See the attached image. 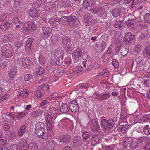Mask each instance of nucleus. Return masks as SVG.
<instances>
[{"mask_svg": "<svg viewBox=\"0 0 150 150\" xmlns=\"http://www.w3.org/2000/svg\"><path fill=\"white\" fill-rule=\"evenodd\" d=\"M117 120L116 118L113 119H110L108 120L106 119L102 120L100 122L102 128L104 129V130L110 131L112 129L114 124V121Z\"/></svg>", "mask_w": 150, "mask_h": 150, "instance_id": "1", "label": "nucleus"}, {"mask_svg": "<svg viewBox=\"0 0 150 150\" xmlns=\"http://www.w3.org/2000/svg\"><path fill=\"white\" fill-rule=\"evenodd\" d=\"M25 32L31 33L37 28V25L34 21L25 23L23 27Z\"/></svg>", "mask_w": 150, "mask_h": 150, "instance_id": "2", "label": "nucleus"}, {"mask_svg": "<svg viewBox=\"0 0 150 150\" xmlns=\"http://www.w3.org/2000/svg\"><path fill=\"white\" fill-rule=\"evenodd\" d=\"M2 52L1 55L4 57L9 58L14 54V52H11L12 47L11 46L5 45L2 47Z\"/></svg>", "mask_w": 150, "mask_h": 150, "instance_id": "3", "label": "nucleus"}, {"mask_svg": "<svg viewBox=\"0 0 150 150\" xmlns=\"http://www.w3.org/2000/svg\"><path fill=\"white\" fill-rule=\"evenodd\" d=\"M63 52L61 50H58L55 52L54 60L56 64L60 65L62 64L63 61Z\"/></svg>", "mask_w": 150, "mask_h": 150, "instance_id": "4", "label": "nucleus"}, {"mask_svg": "<svg viewBox=\"0 0 150 150\" xmlns=\"http://www.w3.org/2000/svg\"><path fill=\"white\" fill-rule=\"evenodd\" d=\"M52 30L49 27H43L42 28L40 37L42 39H46L50 36L52 33Z\"/></svg>", "mask_w": 150, "mask_h": 150, "instance_id": "5", "label": "nucleus"}, {"mask_svg": "<svg viewBox=\"0 0 150 150\" xmlns=\"http://www.w3.org/2000/svg\"><path fill=\"white\" fill-rule=\"evenodd\" d=\"M125 9L124 7L116 8L113 10L112 12L114 17H116L123 15L125 12Z\"/></svg>", "mask_w": 150, "mask_h": 150, "instance_id": "6", "label": "nucleus"}, {"mask_svg": "<svg viewBox=\"0 0 150 150\" xmlns=\"http://www.w3.org/2000/svg\"><path fill=\"white\" fill-rule=\"evenodd\" d=\"M82 51L79 48H77L73 51L72 56L74 59V61L75 62H77L79 58L82 55Z\"/></svg>", "mask_w": 150, "mask_h": 150, "instance_id": "7", "label": "nucleus"}, {"mask_svg": "<svg viewBox=\"0 0 150 150\" xmlns=\"http://www.w3.org/2000/svg\"><path fill=\"white\" fill-rule=\"evenodd\" d=\"M69 106L70 109L73 112H77L79 110V105L76 100H73L69 104Z\"/></svg>", "mask_w": 150, "mask_h": 150, "instance_id": "8", "label": "nucleus"}, {"mask_svg": "<svg viewBox=\"0 0 150 150\" xmlns=\"http://www.w3.org/2000/svg\"><path fill=\"white\" fill-rule=\"evenodd\" d=\"M97 98L100 101H103L106 100L110 97L111 96L110 93L108 92H105L96 94Z\"/></svg>", "mask_w": 150, "mask_h": 150, "instance_id": "9", "label": "nucleus"}, {"mask_svg": "<svg viewBox=\"0 0 150 150\" xmlns=\"http://www.w3.org/2000/svg\"><path fill=\"white\" fill-rule=\"evenodd\" d=\"M62 42L63 44L67 45V48L69 50H71V47L72 46V45L71 42H70V38L69 37H64L62 39Z\"/></svg>", "mask_w": 150, "mask_h": 150, "instance_id": "10", "label": "nucleus"}, {"mask_svg": "<svg viewBox=\"0 0 150 150\" xmlns=\"http://www.w3.org/2000/svg\"><path fill=\"white\" fill-rule=\"evenodd\" d=\"M69 23L72 25H77L80 23V21L79 20L76 18L75 16H69Z\"/></svg>", "mask_w": 150, "mask_h": 150, "instance_id": "11", "label": "nucleus"}, {"mask_svg": "<svg viewBox=\"0 0 150 150\" xmlns=\"http://www.w3.org/2000/svg\"><path fill=\"white\" fill-rule=\"evenodd\" d=\"M33 40V38H29L27 41L25 47V50L27 52H29L31 50L32 42Z\"/></svg>", "mask_w": 150, "mask_h": 150, "instance_id": "12", "label": "nucleus"}, {"mask_svg": "<svg viewBox=\"0 0 150 150\" xmlns=\"http://www.w3.org/2000/svg\"><path fill=\"white\" fill-rule=\"evenodd\" d=\"M142 54L144 57L148 58H150V45L147 46L143 50Z\"/></svg>", "mask_w": 150, "mask_h": 150, "instance_id": "13", "label": "nucleus"}, {"mask_svg": "<svg viewBox=\"0 0 150 150\" xmlns=\"http://www.w3.org/2000/svg\"><path fill=\"white\" fill-rule=\"evenodd\" d=\"M134 38V35H132L131 33L128 32L126 33L124 38V40L125 42H127L129 43V42L131 41Z\"/></svg>", "mask_w": 150, "mask_h": 150, "instance_id": "14", "label": "nucleus"}, {"mask_svg": "<svg viewBox=\"0 0 150 150\" xmlns=\"http://www.w3.org/2000/svg\"><path fill=\"white\" fill-rule=\"evenodd\" d=\"M29 15L33 17H39L40 15L38 14V11L35 8L30 9L29 11Z\"/></svg>", "mask_w": 150, "mask_h": 150, "instance_id": "15", "label": "nucleus"}, {"mask_svg": "<svg viewBox=\"0 0 150 150\" xmlns=\"http://www.w3.org/2000/svg\"><path fill=\"white\" fill-rule=\"evenodd\" d=\"M17 72V68L15 67L11 69L8 71L9 76L12 79L14 78L16 75Z\"/></svg>", "mask_w": 150, "mask_h": 150, "instance_id": "16", "label": "nucleus"}, {"mask_svg": "<svg viewBox=\"0 0 150 150\" xmlns=\"http://www.w3.org/2000/svg\"><path fill=\"white\" fill-rule=\"evenodd\" d=\"M81 141L80 137L75 136L74 139L73 144L79 148L81 147Z\"/></svg>", "mask_w": 150, "mask_h": 150, "instance_id": "17", "label": "nucleus"}, {"mask_svg": "<svg viewBox=\"0 0 150 150\" xmlns=\"http://www.w3.org/2000/svg\"><path fill=\"white\" fill-rule=\"evenodd\" d=\"M95 0H88V1H85L83 3V5L86 8H87L88 7L93 6L95 5Z\"/></svg>", "mask_w": 150, "mask_h": 150, "instance_id": "18", "label": "nucleus"}, {"mask_svg": "<svg viewBox=\"0 0 150 150\" xmlns=\"http://www.w3.org/2000/svg\"><path fill=\"white\" fill-rule=\"evenodd\" d=\"M144 141L145 139L142 137L137 139L134 141H132V142L133 144L132 147H136Z\"/></svg>", "mask_w": 150, "mask_h": 150, "instance_id": "19", "label": "nucleus"}, {"mask_svg": "<svg viewBox=\"0 0 150 150\" xmlns=\"http://www.w3.org/2000/svg\"><path fill=\"white\" fill-rule=\"evenodd\" d=\"M69 17L63 16L60 18V23L59 24L60 25H67L69 24Z\"/></svg>", "mask_w": 150, "mask_h": 150, "instance_id": "20", "label": "nucleus"}, {"mask_svg": "<svg viewBox=\"0 0 150 150\" xmlns=\"http://www.w3.org/2000/svg\"><path fill=\"white\" fill-rule=\"evenodd\" d=\"M60 110L61 112L65 113L69 111L68 105L66 103H63L62 104Z\"/></svg>", "mask_w": 150, "mask_h": 150, "instance_id": "21", "label": "nucleus"}, {"mask_svg": "<svg viewBox=\"0 0 150 150\" xmlns=\"http://www.w3.org/2000/svg\"><path fill=\"white\" fill-rule=\"evenodd\" d=\"M44 124L42 122H41L40 123L37 124L36 125V127L35 128V131H44L45 129L44 128Z\"/></svg>", "mask_w": 150, "mask_h": 150, "instance_id": "22", "label": "nucleus"}, {"mask_svg": "<svg viewBox=\"0 0 150 150\" xmlns=\"http://www.w3.org/2000/svg\"><path fill=\"white\" fill-rule=\"evenodd\" d=\"M60 6V7L62 8H64L67 9L68 8L70 7L71 6V4L68 3L65 1H61L59 3Z\"/></svg>", "mask_w": 150, "mask_h": 150, "instance_id": "23", "label": "nucleus"}, {"mask_svg": "<svg viewBox=\"0 0 150 150\" xmlns=\"http://www.w3.org/2000/svg\"><path fill=\"white\" fill-rule=\"evenodd\" d=\"M10 26L9 22H6L0 26V29L2 30H6L8 29Z\"/></svg>", "mask_w": 150, "mask_h": 150, "instance_id": "24", "label": "nucleus"}, {"mask_svg": "<svg viewBox=\"0 0 150 150\" xmlns=\"http://www.w3.org/2000/svg\"><path fill=\"white\" fill-rule=\"evenodd\" d=\"M56 6V4L55 2H52L47 3L46 7H47V9L50 10L54 8Z\"/></svg>", "mask_w": 150, "mask_h": 150, "instance_id": "25", "label": "nucleus"}, {"mask_svg": "<svg viewBox=\"0 0 150 150\" xmlns=\"http://www.w3.org/2000/svg\"><path fill=\"white\" fill-rule=\"evenodd\" d=\"M36 134L38 137H41L43 139H47L48 137V135L46 132H35Z\"/></svg>", "mask_w": 150, "mask_h": 150, "instance_id": "26", "label": "nucleus"}, {"mask_svg": "<svg viewBox=\"0 0 150 150\" xmlns=\"http://www.w3.org/2000/svg\"><path fill=\"white\" fill-rule=\"evenodd\" d=\"M25 66L24 67H30L32 65V62L29 59L25 57Z\"/></svg>", "mask_w": 150, "mask_h": 150, "instance_id": "27", "label": "nucleus"}, {"mask_svg": "<svg viewBox=\"0 0 150 150\" xmlns=\"http://www.w3.org/2000/svg\"><path fill=\"white\" fill-rule=\"evenodd\" d=\"M53 117L49 114H47L46 115L45 120L46 122L49 124H52Z\"/></svg>", "mask_w": 150, "mask_h": 150, "instance_id": "28", "label": "nucleus"}, {"mask_svg": "<svg viewBox=\"0 0 150 150\" xmlns=\"http://www.w3.org/2000/svg\"><path fill=\"white\" fill-rule=\"evenodd\" d=\"M28 146L30 149L31 150H38V146L35 143L30 142Z\"/></svg>", "mask_w": 150, "mask_h": 150, "instance_id": "29", "label": "nucleus"}, {"mask_svg": "<svg viewBox=\"0 0 150 150\" xmlns=\"http://www.w3.org/2000/svg\"><path fill=\"white\" fill-rule=\"evenodd\" d=\"M34 94L36 96L39 98H42L43 94L39 87L37 88Z\"/></svg>", "mask_w": 150, "mask_h": 150, "instance_id": "30", "label": "nucleus"}, {"mask_svg": "<svg viewBox=\"0 0 150 150\" xmlns=\"http://www.w3.org/2000/svg\"><path fill=\"white\" fill-rule=\"evenodd\" d=\"M39 114L40 111L37 110L32 111L30 114L31 117H33L35 118L39 116Z\"/></svg>", "mask_w": 150, "mask_h": 150, "instance_id": "31", "label": "nucleus"}, {"mask_svg": "<svg viewBox=\"0 0 150 150\" xmlns=\"http://www.w3.org/2000/svg\"><path fill=\"white\" fill-rule=\"evenodd\" d=\"M129 127V126L127 125H121L119 126V129H118V131H126L127 129Z\"/></svg>", "mask_w": 150, "mask_h": 150, "instance_id": "32", "label": "nucleus"}, {"mask_svg": "<svg viewBox=\"0 0 150 150\" xmlns=\"http://www.w3.org/2000/svg\"><path fill=\"white\" fill-rule=\"evenodd\" d=\"M123 145L125 147H127L129 144H130L129 145L130 147H132V146H133V144H132V141H129V143L128 142H129L128 141V140L125 139H123Z\"/></svg>", "mask_w": 150, "mask_h": 150, "instance_id": "33", "label": "nucleus"}, {"mask_svg": "<svg viewBox=\"0 0 150 150\" xmlns=\"http://www.w3.org/2000/svg\"><path fill=\"white\" fill-rule=\"evenodd\" d=\"M33 77L31 74H29L25 75L24 77V80L25 81L30 82L31 80H32Z\"/></svg>", "mask_w": 150, "mask_h": 150, "instance_id": "34", "label": "nucleus"}, {"mask_svg": "<svg viewBox=\"0 0 150 150\" xmlns=\"http://www.w3.org/2000/svg\"><path fill=\"white\" fill-rule=\"evenodd\" d=\"M119 53L121 56H125L127 54V52L126 48L124 47H123L121 49V50Z\"/></svg>", "mask_w": 150, "mask_h": 150, "instance_id": "35", "label": "nucleus"}, {"mask_svg": "<svg viewBox=\"0 0 150 150\" xmlns=\"http://www.w3.org/2000/svg\"><path fill=\"white\" fill-rule=\"evenodd\" d=\"M50 111L52 115H54L58 113L59 110L57 108L53 107L50 108Z\"/></svg>", "mask_w": 150, "mask_h": 150, "instance_id": "36", "label": "nucleus"}, {"mask_svg": "<svg viewBox=\"0 0 150 150\" xmlns=\"http://www.w3.org/2000/svg\"><path fill=\"white\" fill-rule=\"evenodd\" d=\"M38 74L39 76L41 75L44 74L45 72V69L41 66H40L38 68V70L37 71Z\"/></svg>", "mask_w": 150, "mask_h": 150, "instance_id": "37", "label": "nucleus"}, {"mask_svg": "<svg viewBox=\"0 0 150 150\" xmlns=\"http://www.w3.org/2000/svg\"><path fill=\"white\" fill-rule=\"evenodd\" d=\"M90 135L89 132H83L82 136L83 139L85 140H86L89 137Z\"/></svg>", "mask_w": 150, "mask_h": 150, "instance_id": "38", "label": "nucleus"}, {"mask_svg": "<svg viewBox=\"0 0 150 150\" xmlns=\"http://www.w3.org/2000/svg\"><path fill=\"white\" fill-rule=\"evenodd\" d=\"M82 67L79 66L75 67L73 69V72L74 73L79 72L82 71Z\"/></svg>", "mask_w": 150, "mask_h": 150, "instance_id": "39", "label": "nucleus"}, {"mask_svg": "<svg viewBox=\"0 0 150 150\" xmlns=\"http://www.w3.org/2000/svg\"><path fill=\"white\" fill-rule=\"evenodd\" d=\"M39 88L40 89L41 88L42 89L45 91H47L49 88V85L46 84H44L41 86H39Z\"/></svg>", "mask_w": 150, "mask_h": 150, "instance_id": "40", "label": "nucleus"}, {"mask_svg": "<svg viewBox=\"0 0 150 150\" xmlns=\"http://www.w3.org/2000/svg\"><path fill=\"white\" fill-rule=\"evenodd\" d=\"M112 64L115 68H118L119 66L118 62L115 59H113L112 62Z\"/></svg>", "mask_w": 150, "mask_h": 150, "instance_id": "41", "label": "nucleus"}, {"mask_svg": "<svg viewBox=\"0 0 150 150\" xmlns=\"http://www.w3.org/2000/svg\"><path fill=\"white\" fill-rule=\"evenodd\" d=\"M145 116L146 115H144L141 118L139 121L140 123H143L148 122V120L147 118Z\"/></svg>", "mask_w": 150, "mask_h": 150, "instance_id": "42", "label": "nucleus"}, {"mask_svg": "<svg viewBox=\"0 0 150 150\" xmlns=\"http://www.w3.org/2000/svg\"><path fill=\"white\" fill-rule=\"evenodd\" d=\"M122 25V21H116L114 24V26L115 27H119L120 28H121Z\"/></svg>", "mask_w": 150, "mask_h": 150, "instance_id": "43", "label": "nucleus"}, {"mask_svg": "<svg viewBox=\"0 0 150 150\" xmlns=\"http://www.w3.org/2000/svg\"><path fill=\"white\" fill-rule=\"evenodd\" d=\"M26 114L25 113H24L23 112H20L18 113L17 117L18 119H21Z\"/></svg>", "mask_w": 150, "mask_h": 150, "instance_id": "44", "label": "nucleus"}, {"mask_svg": "<svg viewBox=\"0 0 150 150\" xmlns=\"http://www.w3.org/2000/svg\"><path fill=\"white\" fill-rule=\"evenodd\" d=\"M38 59L39 62L41 64H42L44 63L45 60L42 55H39Z\"/></svg>", "mask_w": 150, "mask_h": 150, "instance_id": "45", "label": "nucleus"}, {"mask_svg": "<svg viewBox=\"0 0 150 150\" xmlns=\"http://www.w3.org/2000/svg\"><path fill=\"white\" fill-rule=\"evenodd\" d=\"M90 127L92 131L94 130L96 131H98L100 129L98 123L97 124V126L93 125L92 127H91V126H90Z\"/></svg>", "mask_w": 150, "mask_h": 150, "instance_id": "46", "label": "nucleus"}, {"mask_svg": "<svg viewBox=\"0 0 150 150\" xmlns=\"http://www.w3.org/2000/svg\"><path fill=\"white\" fill-rule=\"evenodd\" d=\"M70 141V138H64L61 141V143H63L66 144L68 143H69Z\"/></svg>", "mask_w": 150, "mask_h": 150, "instance_id": "47", "label": "nucleus"}, {"mask_svg": "<svg viewBox=\"0 0 150 150\" xmlns=\"http://www.w3.org/2000/svg\"><path fill=\"white\" fill-rule=\"evenodd\" d=\"M111 4L112 5L117 6L119 5L120 2V0H111Z\"/></svg>", "mask_w": 150, "mask_h": 150, "instance_id": "48", "label": "nucleus"}, {"mask_svg": "<svg viewBox=\"0 0 150 150\" xmlns=\"http://www.w3.org/2000/svg\"><path fill=\"white\" fill-rule=\"evenodd\" d=\"M7 141L4 139H0V146H5L7 144Z\"/></svg>", "mask_w": 150, "mask_h": 150, "instance_id": "49", "label": "nucleus"}, {"mask_svg": "<svg viewBox=\"0 0 150 150\" xmlns=\"http://www.w3.org/2000/svg\"><path fill=\"white\" fill-rule=\"evenodd\" d=\"M99 137L98 136L93 135H92V140L94 142H96V143H97V142H98L99 139H98Z\"/></svg>", "mask_w": 150, "mask_h": 150, "instance_id": "50", "label": "nucleus"}, {"mask_svg": "<svg viewBox=\"0 0 150 150\" xmlns=\"http://www.w3.org/2000/svg\"><path fill=\"white\" fill-rule=\"evenodd\" d=\"M122 47H123V46H122L121 44H118L115 48V51L116 52H120L121 50V49Z\"/></svg>", "mask_w": 150, "mask_h": 150, "instance_id": "51", "label": "nucleus"}, {"mask_svg": "<svg viewBox=\"0 0 150 150\" xmlns=\"http://www.w3.org/2000/svg\"><path fill=\"white\" fill-rule=\"evenodd\" d=\"M58 96V94L57 93H54L53 94L50 95L48 98L47 99L50 100H52V98H56Z\"/></svg>", "mask_w": 150, "mask_h": 150, "instance_id": "52", "label": "nucleus"}, {"mask_svg": "<svg viewBox=\"0 0 150 150\" xmlns=\"http://www.w3.org/2000/svg\"><path fill=\"white\" fill-rule=\"evenodd\" d=\"M14 45L15 46L18 48H19L21 46L23 45V43L19 41H16L14 42Z\"/></svg>", "mask_w": 150, "mask_h": 150, "instance_id": "53", "label": "nucleus"}, {"mask_svg": "<svg viewBox=\"0 0 150 150\" xmlns=\"http://www.w3.org/2000/svg\"><path fill=\"white\" fill-rule=\"evenodd\" d=\"M98 123V122L95 119H92L91 121L90 126L92 127L93 125L97 126V124Z\"/></svg>", "mask_w": 150, "mask_h": 150, "instance_id": "54", "label": "nucleus"}, {"mask_svg": "<svg viewBox=\"0 0 150 150\" xmlns=\"http://www.w3.org/2000/svg\"><path fill=\"white\" fill-rule=\"evenodd\" d=\"M150 149V140H148L147 143L145 146L144 150H149Z\"/></svg>", "mask_w": 150, "mask_h": 150, "instance_id": "55", "label": "nucleus"}, {"mask_svg": "<svg viewBox=\"0 0 150 150\" xmlns=\"http://www.w3.org/2000/svg\"><path fill=\"white\" fill-rule=\"evenodd\" d=\"M101 10L100 8H98L97 9H91V11L93 12L94 14H97Z\"/></svg>", "mask_w": 150, "mask_h": 150, "instance_id": "56", "label": "nucleus"}, {"mask_svg": "<svg viewBox=\"0 0 150 150\" xmlns=\"http://www.w3.org/2000/svg\"><path fill=\"white\" fill-rule=\"evenodd\" d=\"M13 22L15 24L18 23L20 25L22 24L23 22L20 21L19 18H16L13 20Z\"/></svg>", "mask_w": 150, "mask_h": 150, "instance_id": "57", "label": "nucleus"}, {"mask_svg": "<svg viewBox=\"0 0 150 150\" xmlns=\"http://www.w3.org/2000/svg\"><path fill=\"white\" fill-rule=\"evenodd\" d=\"M147 32H142L140 35V38L142 39H144L148 37Z\"/></svg>", "mask_w": 150, "mask_h": 150, "instance_id": "58", "label": "nucleus"}, {"mask_svg": "<svg viewBox=\"0 0 150 150\" xmlns=\"http://www.w3.org/2000/svg\"><path fill=\"white\" fill-rule=\"evenodd\" d=\"M9 96V95L8 94H6L2 96L0 98V100L4 101L7 99Z\"/></svg>", "mask_w": 150, "mask_h": 150, "instance_id": "59", "label": "nucleus"}, {"mask_svg": "<svg viewBox=\"0 0 150 150\" xmlns=\"http://www.w3.org/2000/svg\"><path fill=\"white\" fill-rule=\"evenodd\" d=\"M141 49V46L140 45H136L134 48V51L137 52H139Z\"/></svg>", "mask_w": 150, "mask_h": 150, "instance_id": "60", "label": "nucleus"}, {"mask_svg": "<svg viewBox=\"0 0 150 150\" xmlns=\"http://www.w3.org/2000/svg\"><path fill=\"white\" fill-rule=\"evenodd\" d=\"M106 46V45L105 42H103L100 45V50L101 51H103V50L104 49Z\"/></svg>", "mask_w": 150, "mask_h": 150, "instance_id": "61", "label": "nucleus"}, {"mask_svg": "<svg viewBox=\"0 0 150 150\" xmlns=\"http://www.w3.org/2000/svg\"><path fill=\"white\" fill-rule=\"evenodd\" d=\"M60 71L58 69H55L53 71V74L55 77L58 76L60 74Z\"/></svg>", "mask_w": 150, "mask_h": 150, "instance_id": "62", "label": "nucleus"}, {"mask_svg": "<svg viewBox=\"0 0 150 150\" xmlns=\"http://www.w3.org/2000/svg\"><path fill=\"white\" fill-rule=\"evenodd\" d=\"M144 81L143 82L144 84L145 85V86H150V80L147 79V80H144Z\"/></svg>", "mask_w": 150, "mask_h": 150, "instance_id": "63", "label": "nucleus"}, {"mask_svg": "<svg viewBox=\"0 0 150 150\" xmlns=\"http://www.w3.org/2000/svg\"><path fill=\"white\" fill-rule=\"evenodd\" d=\"M103 77H107L109 76V72L106 69H104L103 70Z\"/></svg>", "mask_w": 150, "mask_h": 150, "instance_id": "64", "label": "nucleus"}]
</instances>
